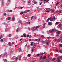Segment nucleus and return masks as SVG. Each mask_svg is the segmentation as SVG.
I'll use <instances>...</instances> for the list:
<instances>
[{
    "label": "nucleus",
    "mask_w": 62,
    "mask_h": 62,
    "mask_svg": "<svg viewBox=\"0 0 62 62\" xmlns=\"http://www.w3.org/2000/svg\"><path fill=\"white\" fill-rule=\"evenodd\" d=\"M49 0H47L46 1V2H49Z\"/></svg>",
    "instance_id": "62"
},
{
    "label": "nucleus",
    "mask_w": 62,
    "mask_h": 62,
    "mask_svg": "<svg viewBox=\"0 0 62 62\" xmlns=\"http://www.w3.org/2000/svg\"><path fill=\"white\" fill-rule=\"evenodd\" d=\"M4 15H5V16H6V15H7V14H6V13H4Z\"/></svg>",
    "instance_id": "44"
},
{
    "label": "nucleus",
    "mask_w": 62,
    "mask_h": 62,
    "mask_svg": "<svg viewBox=\"0 0 62 62\" xmlns=\"http://www.w3.org/2000/svg\"><path fill=\"white\" fill-rule=\"evenodd\" d=\"M31 51L32 52H34V49H32Z\"/></svg>",
    "instance_id": "45"
},
{
    "label": "nucleus",
    "mask_w": 62,
    "mask_h": 62,
    "mask_svg": "<svg viewBox=\"0 0 62 62\" xmlns=\"http://www.w3.org/2000/svg\"><path fill=\"white\" fill-rule=\"evenodd\" d=\"M13 19H12V20L13 21H14V20H15V18H14V16H13Z\"/></svg>",
    "instance_id": "21"
},
{
    "label": "nucleus",
    "mask_w": 62,
    "mask_h": 62,
    "mask_svg": "<svg viewBox=\"0 0 62 62\" xmlns=\"http://www.w3.org/2000/svg\"><path fill=\"white\" fill-rule=\"evenodd\" d=\"M58 58H59L60 59V58L61 59V60H62V56H59L58 57Z\"/></svg>",
    "instance_id": "14"
},
{
    "label": "nucleus",
    "mask_w": 62,
    "mask_h": 62,
    "mask_svg": "<svg viewBox=\"0 0 62 62\" xmlns=\"http://www.w3.org/2000/svg\"><path fill=\"white\" fill-rule=\"evenodd\" d=\"M55 30V28L52 29V30H49V32L50 33H53V32H54Z\"/></svg>",
    "instance_id": "1"
},
{
    "label": "nucleus",
    "mask_w": 62,
    "mask_h": 62,
    "mask_svg": "<svg viewBox=\"0 0 62 62\" xmlns=\"http://www.w3.org/2000/svg\"><path fill=\"white\" fill-rule=\"evenodd\" d=\"M39 55H40V54H38L37 55V56H39Z\"/></svg>",
    "instance_id": "22"
},
{
    "label": "nucleus",
    "mask_w": 62,
    "mask_h": 62,
    "mask_svg": "<svg viewBox=\"0 0 62 62\" xmlns=\"http://www.w3.org/2000/svg\"><path fill=\"white\" fill-rule=\"evenodd\" d=\"M54 40L55 41H57V39H55Z\"/></svg>",
    "instance_id": "27"
},
{
    "label": "nucleus",
    "mask_w": 62,
    "mask_h": 62,
    "mask_svg": "<svg viewBox=\"0 0 62 62\" xmlns=\"http://www.w3.org/2000/svg\"><path fill=\"white\" fill-rule=\"evenodd\" d=\"M39 26H37L36 27V29H37L38 28H39Z\"/></svg>",
    "instance_id": "31"
},
{
    "label": "nucleus",
    "mask_w": 62,
    "mask_h": 62,
    "mask_svg": "<svg viewBox=\"0 0 62 62\" xmlns=\"http://www.w3.org/2000/svg\"><path fill=\"white\" fill-rule=\"evenodd\" d=\"M49 11H50L48 10L46 11V12H49Z\"/></svg>",
    "instance_id": "58"
},
{
    "label": "nucleus",
    "mask_w": 62,
    "mask_h": 62,
    "mask_svg": "<svg viewBox=\"0 0 62 62\" xmlns=\"http://www.w3.org/2000/svg\"><path fill=\"white\" fill-rule=\"evenodd\" d=\"M6 61H7V60H6V59H5L4 60V62H5Z\"/></svg>",
    "instance_id": "59"
},
{
    "label": "nucleus",
    "mask_w": 62,
    "mask_h": 62,
    "mask_svg": "<svg viewBox=\"0 0 62 62\" xmlns=\"http://www.w3.org/2000/svg\"><path fill=\"white\" fill-rule=\"evenodd\" d=\"M49 21H50V18H48L46 20V22H48Z\"/></svg>",
    "instance_id": "17"
},
{
    "label": "nucleus",
    "mask_w": 62,
    "mask_h": 62,
    "mask_svg": "<svg viewBox=\"0 0 62 62\" xmlns=\"http://www.w3.org/2000/svg\"><path fill=\"white\" fill-rule=\"evenodd\" d=\"M18 59V57H16L15 58V60H17Z\"/></svg>",
    "instance_id": "35"
},
{
    "label": "nucleus",
    "mask_w": 62,
    "mask_h": 62,
    "mask_svg": "<svg viewBox=\"0 0 62 62\" xmlns=\"http://www.w3.org/2000/svg\"><path fill=\"white\" fill-rule=\"evenodd\" d=\"M36 45H34V46H33V49H34V48H35V47H36Z\"/></svg>",
    "instance_id": "18"
},
{
    "label": "nucleus",
    "mask_w": 62,
    "mask_h": 62,
    "mask_svg": "<svg viewBox=\"0 0 62 62\" xmlns=\"http://www.w3.org/2000/svg\"><path fill=\"white\" fill-rule=\"evenodd\" d=\"M27 11V12H29L30 11V10H28Z\"/></svg>",
    "instance_id": "52"
},
{
    "label": "nucleus",
    "mask_w": 62,
    "mask_h": 62,
    "mask_svg": "<svg viewBox=\"0 0 62 62\" xmlns=\"http://www.w3.org/2000/svg\"><path fill=\"white\" fill-rule=\"evenodd\" d=\"M49 19L50 21H52L53 20V18H52V17H50L49 18Z\"/></svg>",
    "instance_id": "9"
},
{
    "label": "nucleus",
    "mask_w": 62,
    "mask_h": 62,
    "mask_svg": "<svg viewBox=\"0 0 62 62\" xmlns=\"http://www.w3.org/2000/svg\"><path fill=\"white\" fill-rule=\"evenodd\" d=\"M8 4L7 3V4L8 5H9V3H10V0H8Z\"/></svg>",
    "instance_id": "13"
},
{
    "label": "nucleus",
    "mask_w": 62,
    "mask_h": 62,
    "mask_svg": "<svg viewBox=\"0 0 62 62\" xmlns=\"http://www.w3.org/2000/svg\"><path fill=\"white\" fill-rule=\"evenodd\" d=\"M11 36V34H10L9 35L8 37H10Z\"/></svg>",
    "instance_id": "32"
},
{
    "label": "nucleus",
    "mask_w": 62,
    "mask_h": 62,
    "mask_svg": "<svg viewBox=\"0 0 62 62\" xmlns=\"http://www.w3.org/2000/svg\"><path fill=\"white\" fill-rule=\"evenodd\" d=\"M18 29H16V32H18Z\"/></svg>",
    "instance_id": "33"
},
{
    "label": "nucleus",
    "mask_w": 62,
    "mask_h": 62,
    "mask_svg": "<svg viewBox=\"0 0 62 62\" xmlns=\"http://www.w3.org/2000/svg\"><path fill=\"white\" fill-rule=\"evenodd\" d=\"M59 47H62V44H60V45L59 46Z\"/></svg>",
    "instance_id": "19"
},
{
    "label": "nucleus",
    "mask_w": 62,
    "mask_h": 62,
    "mask_svg": "<svg viewBox=\"0 0 62 62\" xmlns=\"http://www.w3.org/2000/svg\"><path fill=\"white\" fill-rule=\"evenodd\" d=\"M51 12H52V13H54V9H52Z\"/></svg>",
    "instance_id": "10"
},
{
    "label": "nucleus",
    "mask_w": 62,
    "mask_h": 62,
    "mask_svg": "<svg viewBox=\"0 0 62 62\" xmlns=\"http://www.w3.org/2000/svg\"><path fill=\"white\" fill-rule=\"evenodd\" d=\"M14 42H12V44H14Z\"/></svg>",
    "instance_id": "64"
},
{
    "label": "nucleus",
    "mask_w": 62,
    "mask_h": 62,
    "mask_svg": "<svg viewBox=\"0 0 62 62\" xmlns=\"http://www.w3.org/2000/svg\"><path fill=\"white\" fill-rule=\"evenodd\" d=\"M52 58V57H49V58L48 59H51Z\"/></svg>",
    "instance_id": "43"
},
{
    "label": "nucleus",
    "mask_w": 62,
    "mask_h": 62,
    "mask_svg": "<svg viewBox=\"0 0 62 62\" xmlns=\"http://www.w3.org/2000/svg\"><path fill=\"white\" fill-rule=\"evenodd\" d=\"M50 60H48L47 61V62H50Z\"/></svg>",
    "instance_id": "57"
},
{
    "label": "nucleus",
    "mask_w": 62,
    "mask_h": 62,
    "mask_svg": "<svg viewBox=\"0 0 62 62\" xmlns=\"http://www.w3.org/2000/svg\"><path fill=\"white\" fill-rule=\"evenodd\" d=\"M27 11H24L23 13H27Z\"/></svg>",
    "instance_id": "38"
},
{
    "label": "nucleus",
    "mask_w": 62,
    "mask_h": 62,
    "mask_svg": "<svg viewBox=\"0 0 62 62\" xmlns=\"http://www.w3.org/2000/svg\"><path fill=\"white\" fill-rule=\"evenodd\" d=\"M19 50L20 52H22V49H21V47L19 48Z\"/></svg>",
    "instance_id": "7"
},
{
    "label": "nucleus",
    "mask_w": 62,
    "mask_h": 62,
    "mask_svg": "<svg viewBox=\"0 0 62 62\" xmlns=\"http://www.w3.org/2000/svg\"><path fill=\"white\" fill-rule=\"evenodd\" d=\"M42 59V56H41L40 58V60H41Z\"/></svg>",
    "instance_id": "40"
},
{
    "label": "nucleus",
    "mask_w": 62,
    "mask_h": 62,
    "mask_svg": "<svg viewBox=\"0 0 62 62\" xmlns=\"http://www.w3.org/2000/svg\"><path fill=\"white\" fill-rule=\"evenodd\" d=\"M55 59H56V58H53V61H54V60H55Z\"/></svg>",
    "instance_id": "24"
},
{
    "label": "nucleus",
    "mask_w": 62,
    "mask_h": 62,
    "mask_svg": "<svg viewBox=\"0 0 62 62\" xmlns=\"http://www.w3.org/2000/svg\"><path fill=\"white\" fill-rule=\"evenodd\" d=\"M48 24L49 25H52L53 24V23L51 22H48Z\"/></svg>",
    "instance_id": "4"
},
{
    "label": "nucleus",
    "mask_w": 62,
    "mask_h": 62,
    "mask_svg": "<svg viewBox=\"0 0 62 62\" xmlns=\"http://www.w3.org/2000/svg\"><path fill=\"white\" fill-rule=\"evenodd\" d=\"M19 60H21V56H20L19 57Z\"/></svg>",
    "instance_id": "30"
},
{
    "label": "nucleus",
    "mask_w": 62,
    "mask_h": 62,
    "mask_svg": "<svg viewBox=\"0 0 62 62\" xmlns=\"http://www.w3.org/2000/svg\"><path fill=\"white\" fill-rule=\"evenodd\" d=\"M62 39V37H60L58 39V42H60V41H61V39Z\"/></svg>",
    "instance_id": "3"
},
{
    "label": "nucleus",
    "mask_w": 62,
    "mask_h": 62,
    "mask_svg": "<svg viewBox=\"0 0 62 62\" xmlns=\"http://www.w3.org/2000/svg\"><path fill=\"white\" fill-rule=\"evenodd\" d=\"M11 45V43L10 42L9 43V46H10V45Z\"/></svg>",
    "instance_id": "28"
},
{
    "label": "nucleus",
    "mask_w": 62,
    "mask_h": 62,
    "mask_svg": "<svg viewBox=\"0 0 62 62\" xmlns=\"http://www.w3.org/2000/svg\"><path fill=\"white\" fill-rule=\"evenodd\" d=\"M0 41H3V39H1L0 40Z\"/></svg>",
    "instance_id": "50"
},
{
    "label": "nucleus",
    "mask_w": 62,
    "mask_h": 62,
    "mask_svg": "<svg viewBox=\"0 0 62 62\" xmlns=\"http://www.w3.org/2000/svg\"><path fill=\"white\" fill-rule=\"evenodd\" d=\"M53 19H54V20H55V16L54 17Z\"/></svg>",
    "instance_id": "42"
},
{
    "label": "nucleus",
    "mask_w": 62,
    "mask_h": 62,
    "mask_svg": "<svg viewBox=\"0 0 62 62\" xmlns=\"http://www.w3.org/2000/svg\"><path fill=\"white\" fill-rule=\"evenodd\" d=\"M4 6V3L3 2L2 3V6Z\"/></svg>",
    "instance_id": "49"
},
{
    "label": "nucleus",
    "mask_w": 62,
    "mask_h": 62,
    "mask_svg": "<svg viewBox=\"0 0 62 62\" xmlns=\"http://www.w3.org/2000/svg\"><path fill=\"white\" fill-rule=\"evenodd\" d=\"M29 34H28L26 36L27 38H28L29 37Z\"/></svg>",
    "instance_id": "37"
},
{
    "label": "nucleus",
    "mask_w": 62,
    "mask_h": 62,
    "mask_svg": "<svg viewBox=\"0 0 62 62\" xmlns=\"http://www.w3.org/2000/svg\"><path fill=\"white\" fill-rule=\"evenodd\" d=\"M60 59L59 58V57L57 58V62H60L61 60H60V59Z\"/></svg>",
    "instance_id": "5"
},
{
    "label": "nucleus",
    "mask_w": 62,
    "mask_h": 62,
    "mask_svg": "<svg viewBox=\"0 0 62 62\" xmlns=\"http://www.w3.org/2000/svg\"><path fill=\"white\" fill-rule=\"evenodd\" d=\"M30 2H31L30 0H29L28 2V4H29L30 3Z\"/></svg>",
    "instance_id": "41"
},
{
    "label": "nucleus",
    "mask_w": 62,
    "mask_h": 62,
    "mask_svg": "<svg viewBox=\"0 0 62 62\" xmlns=\"http://www.w3.org/2000/svg\"><path fill=\"white\" fill-rule=\"evenodd\" d=\"M11 19V18L10 17H8V20H10Z\"/></svg>",
    "instance_id": "20"
},
{
    "label": "nucleus",
    "mask_w": 62,
    "mask_h": 62,
    "mask_svg": "<svg viewBox=\"0 0 62 62\" xmlns=\"http://www.w3.org/2000/svg\"><path fill=\"white\" fill-rule=\"evenodd\" d=\"M58 26L59 27H61V23H60L58 25Z\"/></svg>",
    "instance_id": "12"
},
{
    "label": "nucleus",
    "mask_w": 62,
    "mask_h": 62,
    "mask_svg": "<svg viewBox=\"0 0 62 62\" xmlns=\"http://www.w3.org/2000/svg\"><path fill=\"white\" fill-rule=\"evenodd\" d=\"M33 44V42H32L31 43V44L32 45Z\"/></svg>",
    "instance_id": "60"
},
{
    "label": "nucleus",
    "mask_w": 62,
    "mask_h": 62,
    "mask_svg": "<svg viewBox=\"0 0 62 62\" xmlns=\"http://www.w3.org/2000/svg\"><path fill=\"white\" fill-rule=\"evenodd\" d=\"M21 38H23V36L22 35L21 36Z\"/></svg>",
    "instance_id": "63"
},
{
    "label": "nucleus",
    "mask_w": 62,
    "mask_h": 62,
    "mask_svg": "<svg viewBox=\"0 0 62 62\" xmlns=\"http://www.w3.org/2000/svg\"><path fill=\"white\" fill-rule=\"evenodd\" d=\"M59 23H60L59 22H56L55 24L56 25H57Z\"/></svg>",
    "instance_id": "16"
},
{
    "label": "nucleus",
    "mask_w": 62,
    "mask_h": 62,
    "mask_svg": "<svg viewBox=\"0 0 62 62\" xmlns=\"http://www.w3.org/2000/svg\"><path fill=\"white\" fill-rule=\"evenodd\" d=\"M42 4V2H41L40 4V5H41V4Z\"/></svg>",
    "instance_id": "55"
},
{
    "label": "nucleus",
    "mask_w": 62,
    "mask_h": 62,
    "mask_svg": "<svg viewBox=\"0 0 62 62\" xmlns=\"http://www.w3.org/2000/svg\"><path fill=\"white\" fill-rule=\"evenodd\" d=\"M23 14V12H21L20 13V14H21L22 15Z\"/></svg>",
    "instance_id": "39"
},
{
    "label": "nucleus",
    "mask_w": 62,
    "mask_h": 62,
    "mask_svg": "<svg viewBox=\"0 0 62 62\" xmlns=\"http://www.w3.org/2000/svg\"><path fill=\"white\" fill-rule=\"evenodd\" d=\"M60 31H58L57 32V37H58L60 34Z\"/></svg>",
    "instance_id": "2"
},
{
    "label": "nucleus",
    "mask_w": 62,
    "mask_h": 62,
    "mask_svg": "<svg viewBox=\"0 0 62 62\" xmlns=\"http://www.w3.org/2000/svg\"><path fill=\"white\" fill-rule=\"evenodd\" d=\"M59 52L60 53H62V50L60 49V50Z\"/></svg>",
    "instance_id": "25"
},
{
    "label": "nucleus",
    "mask_w": 62,
    "mask_h": 62,
    "mask_svg": "<svg viewBox=\"0 0 62 62\" xmlns=\"http://www.w3.org/2000/svg\"><path fill=\"white\" fill-rule=\"evenodd\" d=\"M49 43V42H47L46 43V44L47 45H48V44Z\"/></svg>",
    "instance_id": "36"
},
{
    "label": "nucleus",
    "mask_w": 62,
    "mask_h": 62,
    "mask_svg": "<svg viewBox=\"0 0 62 62\" xmlns=\"http://www.w3.org/2000/svg\"><path fill=\"white\" fill-rule=\"evenodd\" d=\"M58 14H60V13H61V11L59 10V11H57V13H58Z\"/></svg>",
    "instance_id": "8"
},
{
    "label": "nucleus",
    "mask_w": 62,
    "mask_h": 62,
    "mask_svg": "<svg viewBox=\"0 0 62 62\" xmlns=\"http://www.w3.org/2000/svg\"><path fill=\"white\" fill-rule=\"evenodd\" d=\"M34 16H33L31 18V20H32V19H33V18H34Z\"/></svg>",
    "instance_id": "34"
},
{
    "label": "nucleus",
    "mask_w": 62,
    "mask_h": 62,
    "mask_svg": "<svg viewBox=\"0 0 62 62\" xmlns=\"http://www.w3.org/2000/svg\"><path fill=\"white\" fill-rule=\"evenodd\" d=\"M23 37L24 38L26 37V34L24 33L23 34Z\"/></svg>",
    "instance_id": "11"
},
{
    "label": "nucleus",
    "mask_w": 62,
    "mask_h": 62,
    "mask_svg": "<svg viewBox=\"0 0 62 62\" xmlns=\"http://www.w3.org/2000/svg\"><path fill=\"white\" fill-rule=\"evenodd\" d=\"M18 8V7H16L14 9H16V8Z\"/></svg>",
    "instance_id": "46"
},
{
    "label": "nucleus",
    "mask_w": 62,
    "mask_h": 62,
    "mask_svg": "<svg viewBox=\"0 0 62 62\" xmlns=\"http://www.w3.org/2000/svg\"><path fill=\"white\" fill-rule=\"evenodd\" d=\"M3 19H4V18H1V20H3Z\"/></svg>",
    "instance_id": "53"
},
{
    "label": "nucleus",
    "mask_w": 62,
    "mask_h": 62,
    "mask_svg": "<svg viewBox=\"0 0 62 62\" xmlns=\"http://www.w3.org/2000/svg\"><path fill=\"white\" fill-rule=\"evenodd\" d=\"M37 2H34V4H37Z\"/></svg>",
    "instance_id": "54"
},
{
    "label": "nucleus",
    "mask_w": 62,
    "mask_h": 62,
    "mask_svg": "<svg viewBox=\"0 0 62 62\" xmlns=\"http://www.w3.org/2000/svg\"><path fill=\"white\" fill-rule=\"evenodd\" d=\"M40 53V55H43V54H45V52H44V53Z\"/></svg>",
    "instance_id": "6"
},
{
    "label": "nucleus",
    "mask_w": 62,
    "mask_h": 62,
    "mask_svg": "<svg viewBox=\"0 0 62 62\" xmlns=\"http://www.w3.org/2000/svg\"><path fill=\"white\" fill-rule=\"evenodd\" d=\"M41 42L43 43H44V42L43 41H41Z\"/></svg>",
    "instance_id": "48"
},
{
    "label": "nucleus",
    "mask_w": 62,
    "mask_h": 62,
    "mask_svg": "<svg viewBox=\"0 0 62 62\" xmlns=\"http://www.w3.org/2000/svg\"><path fill=\"white\" fill-rule=\"evenodd\" d=\"M37 40H38V39H36L35 40V41H37Z\"/></svg>",
    "instance_id": "51"
},
{
    "label": "nucleus",
    "mask_w": 62,
    "mask_h": 62,
    "mask_svg": "<svg viewBox=\"0 0 62 62\" xmlns=\"http://www.w3.org/2000/svg\"><path fill=\"white\" fill-rule=\"evenodd\" d=\"M6 54H7V52H6L4 53V55H6Z\"/></svg>",
    "instance_id": "26"
},
{
    "label": "nucleus",
    "mask_w": 62,
    "mask_h": 62,
    "mask_svg": "<svg viewBox=\"0 0 62 62\" xmlns=\"http://www.w3.org/2000/svg\"><path fill=\"white\" fill-rule=\"evenodd\" d=\"M28 57H30V56H31V54H28Z\"/></svg>",
    "instance_id": "23"
},
{
    "label": "nucleus",
    "mask_w": 62,
    "mask_h": 62,
    "mask_svg": "<svg viewBox=\"0 0 62 62\" xmlns=\"http://www.w3.org/2000/svg\"><path fill=\"white\" fill-rule=\"evenodd\" d=\"M36 28H33V30H36Z\"/></svg>",
    "instance_id": "29"
},
{
    "label": "nucleus",
    "mask_w": 62,
    "mask_h": 62,
    "mask_svg": "<svg viewBox=\"0 0 62 62\" xmlns=\"http://www.w3.org/2000/svg\"><path fill=\"white\" fill-rule=\"evenodd\" d=\"M46 56H45L44 57H43L42 58V59H46Z\"/></svg>",
    "instance_id": "15"
},
{
    "label": "nucleus",
    "mask_w": 62,
    "mask_h": 62,
    "mask_svg": "<svg viewBox=\"0 0 62 62\" xmlns=\"http://www.w3.org/2000/svg\"><path fill=\"white\" fill-rule=\"evenodd\" d=\"M29 41H31V39H29Z\"/></svg>",
    "instance_id": "47"
},
{
    "label": "nucleus",
    "mask_w": 62,
    "mask_h": 62,
    "mask_svg": "<svg viewBox=\"0 0 62 62\" xmlns=\"http://www.w3.org/2000/svg\"><path fill=\"white\" fill-rule=\"evenodd\" d=\"M12 12V10H10V12Z\"/></svg>",
    "instance_id": "56"
},
{
    "label": "nucleus",
    "mask_w": 62,
    "mask_h": 62,
    "mask_svg": "<svg viewBox=\"0 0 62 62\" xmlns=\"http://www.w3.org/2000/svg\"><path fill=\"white\" fill-rule=\"evenodd\" d=\"M61 43H62V39H61Z\"/></svg>",
    "instance_id": "61"
}]
</instances>
